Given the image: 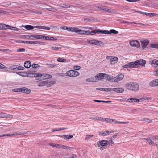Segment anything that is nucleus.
Listing matches in <instances>:
<instances>
[{"instance_id": "1", "label": "nucleus", "mask_w": 158, "mask_h": 158, "mask_svg": "<svg viewBox=\"0 0 158 158\" xmlns=\"http://www.w3.org/2000/svg\"><path fill=\"white\" fill-rule=\"evenodd\" d=\"M124 85L128 90L133 92H136L139 89V85L135 82H128L126 83Z\"/></svg>"}, {"instance_id": "2", "label": "nucleus", "mask_w": 158, "mask_h": 158, "mask_svg": "<svg viewBox=\"0 0 158 158\" xmlns=\"http://www.w3.org/2000/svg\"><path fill=\"white\" fill-rule=\"evenodd\" d=\"M39 77L37 80H45L49 79L52 78V76L50 75L47 74H39Z\"/></svg>"}, {"instance_id": "3", "label": "nucleus", "mask_w": 158, "mask_h": 158, "mask_svg": "<svg viewBox=\"0 0 158 158\" xmlns=\"http://www.w3.org/2000/svg\"><path fill=\"white\" fill-rule=\"evenodd\" d=\"M66 74L70 77H76L79 75V73L76 71L71 70L67 71Z\"/></svg>"}, {"instance_id": "4", "label": "nucleus", "mask_w": 158, "mask_h": 158, "mask_svg": "<svg viewBox=\"0 0 158 158\" xmlns=\"http://www.w3.org/2000/svg\"><path fill=\"white\" fill-rule=\"evenodd\" d=\"M88 42L92 44H93L96 45L101 46V45H103L104 44L102 41H99L96 40H89L88 39L87 40Z\"/></svg>"}, {"instance_id": "5", "label": "nucleus", "mask_w": 158, "mask_h": 158, "mask_svg": "<svg viewBox=\"0 0 158 158\" xmlns=\"http://www.w3.org/2000/svg\"><path fill=\"white\" fill-rule=\"evenodd\" d=\"M45 82L46 86L47 87H49L55 84L56 82V81L54 79L48 80H45Z\"/></svg>"}, {"instance_id": "6", "label": "nucleus", "mask_w": 158, "mask_h": 158, "mask_svg": "<svg viewBox=\"0 0 158 158\" xmlns=\"http://www.w3.org/2000/svg\"><path fill=\"white\" fill-rule=\"evenodd\" d=\"M134 63L135 68H136V66H137L139 65L142 66L146 64V61L144 60L143 59H140L134 62Z\"/></svg>"}, {"instance_id": "7", "label": "nucleus", "mask_w": 158, "mask_h": 158, "mask_svg": "<svg viewBox=\"0 0 158 158\" xmlns=\"http://www.w3.org/2000/svg\"><path fill=\"white\" fill-rule=\"evenodd\" d=\"M104 73H99L97 74L96 76L94 77V79H95V81L98 82L99 80L103 79L104 78Z\"/></svg>"}, {"instance_id": "8", "label": "nucleus", "mask_w": 158, "mask_h": 158, "mask_svg": "<svg viewBox=\"0 0 158 158\" xmlns=\"http://www.w3.org/2000/svg\"><path fill=\"white\" fill-rule=\"evenodd\" d=\"M124 75L122 73L118 74L117 76L113 78V80L112 81V82H118L122 80L124 78Z\"/></svg>"}, {"instance_id": "9", "label": "nucleus", "mask_w": 158, "mask_h": 158, "mask_svg": "<svg viewBox=\"0 0 158 158\" xmlns=\"http://www.w3.org/2000/svg\"><path fill=\"white\" fill-rule=\"evenodd\" d=\"M0 118H13V116L8 114L1 112L0 113Z\"/></svg>"}, {"instance_id": "10", "label": "nucleus", "mask_w": 158, "mask_h": 158, "mask_svg": "<svg viewBox=\"0 0 158 158\" xmlns=\"http://www.w3.org/2000/svg\"><path fill=\"white\" fill-rule=\"evenodd\" d=\"M130 44L131 46L136 47L137 48H139L140 46V43L138 41L136 40L130 41Z\"/></svg>"}, {"instance_id": "11", "label": "nucleus", "mask_w": 158, "mask_h": 158, "mask_svg": "<svg viewBox=\"0 0 158 158\" xmlns=\"http://www.w3.org/2000/svg\"><path fill=\"white\" fill-rule=\"evenodd\" d=\"M97 144L98 147L100 146H106L107 145V140H103L101 141H98L97 143Z\"/></svg>"}, {"instance_id": "12", "label": "nucleus", "mask_w": 158, "mask_h": 158, "mask_svg": "<svg viewBox=\"0 0 158 158\" xmlns=\"http://www.w3.org/2000/svg\"><path fill=\"white\" fill-rule=\"evenodd\" d=\"M122 67L126 68H135L134 62L128 63L127 64L123 66Z\"/></svg>"}, {"instance_id": "13", "label": "nucleus", "mask_w": 158, "mask_h": 158, "mask_svg": "<svg viewBox=\"0 0 158 158\" xmlns=\"http://www.w3.org/2000/svg\"><path fill=\"white\" fill-rule=\"evenodd\" d=\"M56 148H62L63 149H65L68 150H70L72 149H73V148H71L68 146L63 145L61 144H57Z\"/></svg>"}, {"instance_id": "14", "label": "nucleus", "mask_w": 158, "mask_h": 158, "mask_svg": "<svg viewBox=\"0 0 158 158\" xmlns=\"http://www.w3.org/2000/svg\"><path fill=\"white\" fill-rule=\"evenodd\" d=\"M113 131H100L99 132V135L101 136H106L109 135V134L112 133L113 132Z\"/></svg>"}, {"instance_id": "15", "label": "nucleus", "mask_w": 158, "mask_h": 158, "mask_svg": "<svg viewBox=\"0 0 158 158\" xmlns=\"http://www.w3.org/2000/svg\"><path fill=\"white\" fill-rule=\"evenodd\" d=\"M112 91L115 92L117 93H122L124 91V89L123 88L119 87L117 88H112Z\"/></svg>"}, {"instance_id": "16", "label": "nucleus", "mask_w": 158, "mask_h": 158, "mask_svg": "<svg viewBox=\"0 0 158 158\" xmlns=\"http://www.w3.org/2000/svg\"><path fill=\"white\" fill-rule=\"evenodd\" d=\"M149 42V41L148 40H145L141 42V46L143 49H144L146 48V47L148 44Z\"/></svg>"}, {"instance_id": "17", "label": "nucleus", "mask_w": 158, "mask_h": 158, "mask_svg": "<svg viewBox=\"0 0 158 158\" xmlns=\"http://www.w3.org/2000/svg\"><path fill=\"white\" fill-rule=\"evenodd\" d=\"M104 77H105V79L106 80H108L110 82H112V81L113 80V77L112 76H110L108 74L104 73Z\"/></svg>"}, {"instance_id": "18", "label": "nucleus", "mask_w": 158, "mask_h": 158, "mask_svg": "<svg viewBox=\"0 0 158 158\" xmlns=\"http://www.w3.org/2000/svg\"><path fill=\"white\" fill-rule=\"evenodd\" d=\"M151 86H158V79H156L152 81L149 84Z\"/></svg>"}, {"instance_id": "19", "label": "nucleus", "mask_w": 158, "mask_h": 158, "mask_svg": "<svg viewBox=\"0 0 158 158\" xmlns=\"http://www.w3.org/2000/svg\"><path fill=\"white\" fill-rule=\"evenodd\" d=\"M39 74L35 73H29L27 74V76L29 77H36V79L39 77Z\"/></svg>"}, {"instance_id": "20", "label": "nucleus", "mask_w": 158, "mask_h": 158, "mask_svg": "<svg viewBox=\"0 0 158 158\" xmlns=\"http://www.w3.org/2000/svg\"><path fill=\"white\" fill-rule=\"evenodd\" d=\"M31 90L26 87L21 88V92L29 94L31 92Z\"/></svg>"}, {"instance_id": "21", "label": "nucleus", "mask_w": 158, "mask_h": 158, "mask_svg": "<svg viewBox=\"0 0 158 158\" xmlns=\"http://www.w3.org/2000/svg\"><path fill=\"white\" fill-rule=\"evenodd\" d=\"M37 85L39 87L46 86L45 81H41L36 82Z\"/></svg>"}, {"instance_id": "22", "label": "nucleus", "mask_w": 158, "mask_h": 158, "mask_svg": "<svg viewBox=\"0 0 158 158\" xmlns=\"http://www.w3.org/2000/svg\"><path fill=\"white\" fill-rule=\"evenodd\" d=\"M144 139L147 140L150 145H156L157 146V144L155 143L150 138H144Z\"/></svg>"}, {"instance_id": "23", "label": "nucleus", "mask_w": 158, "mask_h": 158, "mask_svg": "<svg viewBox=\"0 0 158 158\" xmlns=\"http://www.w3.org/2000/svg\"><path fill=\"white\" fill-rule=\"evenodd\" d=\"M44 40L56 41L57 40V39L56 37L45 36Z\"/></svg>"}, {"instance_id": "24", "label": "nucleus", "mask_w": 158, "mask_h": 158, "mask_svg": "<svg viewBox=\"0 0 158 158\" xmlns=\"http://www.w3.org/2000/svg\"><path fill=\"white\" fill-rule=\"evenodd\" d=\"M140 101L139 99L135 98H130L127 99V102L130 103H133V102H139Z\"/></svg>"}, {"instance_id": "25", "label": "nucleus", "mask_w": 158, "mask_h": 158, "mask_svg": "<svg viewBox=\"0 0 158 158\" xmlns=\"http://www.w3.org/2000/svg\"><path fill=\"white\" fill-rule=\"evenodd\" d=\"M118 21H120L121 23H127V24H129L130 23H133L134 24H139V23H136L135 22H127L123 20L120 19H118Z\"/></svg>"}, {"instance_id": "26", "label": "nucleus", "mask_w": 158, "mask_h": 158, "mask_svg": "<svg viewBox=\"0 0 158 158\" xmlns=\"http://www.w3.org/2000/svg\"><path fill=\"white\" fill-rule=\"evenodd\" d=\"M73 136L72 135H64L61 136V137L64 139H70L73 137Z\"/></svg>"}, {"instance_id": "27", "label": "nucleus", "mask_w": 158, "mask_h": 158, "mask_svg": "<svg viewBox=\"0 0 158 158\" xmlns=\"http://www.w3.org/2000/svg\"><path fill=\"white\" fill-rule=\"evenodd\" d=\"M118 61V59L117 57H112V59L110 61L111 64H114Z\"/></svg>"}, {"instance_id": "28", "label": "nucleus", "mask_w": 158, "mask_h": 158, "mask_svg": "<svg viewBox=\"0 0 158 158\" xmlns=\"http://www.w3.org/2000/svg\"><path fill=\"white\" fill-rule=\"evenodd\" d=\"M9 69L12 70H15L16 71L18 70H19V66L17 65H13L10 66Z\"/></svg>"}, {"instance_id": "29", "label": "nucleus", "mask_w": 158, "mask_h": 158, "mask_svg": "<svg viewBox=\"0 0 158 158\" xmlns=\"http://www.w3.org/2000/svg\"><path fill=\"white\" fill-rule=\"evenodd\" d=\"M44 37L45 35H35V36H34V38H35V39H39L41 40H44Z\"/></svg>"}, {"instance_id": "30", "label": "nucleus", "mask_w": 158, "mask_h": 158, "mask_svg": "<svg viewBox=\"0 0 158 158\" xmlns=\"http://www.w3.org/2000/svg\"><path fill=\"white\" fill-rule=\"evenodd\" d=\"M24 65L25 67L28 68L31 66V63L30 61H26L24 63Z\"/></svg>"}, {"instance_id": "31", "label": "nucleus", "mask_w": 158, "mask_h": 158, "mask_svg": "<svg viewBox=\"0 0 158 158\" xmlns=\"http://www.w3.org/2000/svg\"><path fill=\"white\" fill-rule=\"evenodd\" d=\"M22 26L24 27L25 29L28 30H32L34 28V27L30 25H27L24 26L23 25Z\"/></svg>"}, {"instance_id": "32", "label": "nucleus", "mask_w": 158, "mask_h": 158, "mask_svg": "<svg viewBox=\"0 0 158 158\" xmlns=\"http://www.w3.org/2000/svg\"><path fill=\"white\" fill-rule=\"evenodd\" d=\"M24 36L25 37V38L27 39L31 40H35L36 39H35L34 38V36H35V35H24Z\"/></svg>"}, {"instance_id": "33", "label": "nucleus", "mask_w": 158, "mask_h": 158, "mask_svg": "<svg viewBox=\"0 0 158 158\" xmlns=\"http://www.w3.org/2000/svg\"><path fill=\"white\" fill-rule=\"evenodd\" d=\"M8 25L5 24L0 23V30H6L7 28V26Z\"/></svg>"}, {"instance_id": "34", "label": "nucleus", "mask_w": 158, "mask_h": 158, "mask_svg": "<svg viewBox=\"0 0 158 158\" xmlns=\"http://www.w3.org/2000/svg\"><path fill=\"white\" fill-rule=\"evenodd\" d=\"M7 29H11L14 31H19V29L14 27H12L11 26H10L9 25H8L7 26Z\"/></svg>"}, {"instance_id": "35", "label": "nucleus", "mask_w": 158, "mask_h": 158, "mask_svg": "<svg viewBox=\"0 0 158 158\" xmlns=\"http://www.w3.org/2000/svg\"><path fill=\"white\" fill-rule=\"evenodd\" d=\"M129 123V122H120V121L116 120H114V123H115V124H128Z\"/></svg>"}, {"instance_id": "36", "label": "nucleus", "mask_w": 158, "mask_h": 158, "mask_svg": "<svg viewBox=\"0 0 158 158\" xmlns=\"http://www.w3.org/2000/svg\"><path fill=\"white\" fill-rule=\"evenodd\" d=\"M50 27L52 28L53 31H58L59 29L58 27L55 26L50 25Z\"/></svg>"}, {"instance_id": "37", "label": "nucleus", "mask_w": 158, "mask_h": 158, "mask_svg": "<svg viewBox=\"0 0 158 158\" xmlns=\"http://www.w3.org/2000/svg\"><path fill=\"white\" fill-rule=\"evenodd\" d=\"M77 28L75 27H70V29L69 30V31L74 32L75 33L77 32Z\"/></svg>"}, {"instance_id": "38", "label": "nucleus", "mask_w": 158, "mask_h": 158, "mask_svg": "<svg viewBox=\"0 0 158 158\" xmlns=\"http://www.w3.org/2000/svg\"><path fill=\"white\" fill-rule=\"evenodd\" d=\"M107 145H109V146H112V145H114V143L113 141L110 139L109 140H107Z\"/></svg>"}, {"instance_id": "39", "label": "nucleus", "mask_w": 158, "mask_h": 158, "mask_svg": "<svg viewBox=\"0 0 158 158\" xmlns=\"http://www.w3.org/2000/svg\"><path fill=\"white\" fill-rule=\"evenodd\" d=\"M110 34H116L118 33V32L115 30L111 29L109 31Z\"/></svg>"}, {"instance_id": "40", "label": "nucleus", "mask_w": 158, "mask_h": 158, "mask_svg": "<svg viewBox=\"0 0 158 158\" xmlns=\"http://www.w3.org/2000/svg\"><path fill=\"white\" fill-rule=\"evenodd\" d=\"M95 20L94 18H92V19H89V18H86L84 19V20L87 22H89L90 21H94Z\"/></svg>"}, {"instance_id": "41", "label": "nucleus", "mask_w": 158, "mask_h": 158, "mask_svg": "<svg viewBox=\"0 0 158 158\" xmlns=\"http://www.w3.org/2000/svg\"><path fill=\"white\" fill-rule=\"evenodd\" d=\"M31 44H39L40 45L43 44V43H44V42H39V41H31Z\"/></svg>"}, {"instance_id": "42", "label": "nucleus", "mask_w": 158, "mask_h": 158, "mask_svg": "<svg viewBox=\"0 0 158 158\" xmlns=\"http://www.w3.org/2000/svg\"><path fill=\"white\" fill-rule=\"evenodd\" d=\"M84 30L79 29V28H77L76 33L80 34H84Z\"/></svg>"}, {"instance_id": "43", "label": "nucleus", "mask_w": 158, "mask_h": 158, "mask_svg": "<svg viewBox=\"0 0 158 158\" xmlns=\"http://www.w3.org/2000/svg\"><path fill=\"white\" fill-rule=\"evenodd\" d=\"M151 47L152 48H156L158 49V44H151Z\"/></svg>"}, {"instance_id": "44", "label": "nucleus", "mask_w": 158, "mask_h": 158, "mask_svg": "<svg viewBox=\"0 0 158 158\" xmlns=\"http://www.w3.org/2000/svg\"><path fill=\"white\" fill-rule=\"evenodd\" d=\"M86 81L87 82H96L94 79V77L93 78H90L87 79H86Z\"/></svg>"}, {"instance_id": "45", "label": "nucleus", "mask_w": 158, "mask_h": 158, "mask_svg": "<svg viewBox=\"0 0 158 158\" xmlns=\"http://www.w3.org/2000/svg\"><path fill=\"white\" fill-rule=\"evenodd\" d=\"M57 61L59 62H66V60L61 58H59L57 59Z\"/></svg>"}, {"instance_id": "46", "label": "nucleus", "mask_w": 158, "mask_h": 158, "mask_svg": "<svg viewBox=\"0 0 158 158\" xmlns=\"http://www.w3.org/2000/svg\"><path fill=\"white\" fill-rule=\"evenodd\" d=\"M18 43H27V44H31V41H17Z\"/></svg>"}, {"instance_id": "47", "label": "nucleus", "mask_w": 158, "mask_h": 158, "mask_svg": "<svg viewBox=\"0 0 158 158\" xmlns=\"http://www.w3.org/2000/svg\"><path fill=\"white\" fill-rule=\"evenodd\" d=\"M107 123H114V120L112 119H106V121Z\"/></svg>"}, {"instance_id": "48", "label": "nucleus", "mask_w": 158, "mask_h": 158, "mask_svg": "<svg viewBox=\"0 0 158 158\" xmlns=\"http://www.w3.org/2000/svg\"><path fill=\"white\" fill-rule=\"evenodd\" d=\"M142 120L149 123H151L152 122V120L148 118H143L142 119Z\"/></svg>"}, {"instance_id": "49", "label": "nucleus", "mask_w": 158, "mask_h": 158, "mask_svg": "<svg viewBox=\"0 0 158 158\" xmlns=\"http://www.w3.org/2000/svg\"><path fill=\"white\" fill-rule=\"evenodd\" d=\"M95 119L97 120L103 121H105L106 120V118H104L101 117H96V118Z\"/></svg>"}, {"instance_id": "50", "label": "nucleus", "mask_w": 158, "mask_h": 158, "mask_svg": "<svg viewBox=\"0 0 158 158\" xmlns=\"http://www.w3.org/2000/svg\"><path fill=\"white\" fill-rule=\"evenodd\" d=\"M62 6H60V7L62 8H68L70 7V5H66L65 4H62Z\"/></svg>"}, {"instance_id": "51", "label": "nucleus", "mask_w": 158, "mask_h": 158, "mask_svg": "<svg viewBox=\"0 0 158 158\" xmlns=\"http://www.w3.org/2000/svg\"><path fill=\"white\" fill-rule=\"evenodd\" d=\"M19 134V133L16 132L15 133L11 134H7V136H13V135H20V134Z\"/></svg>"}, {"instance_id": "52", "label": "nucleus", "mask_w": 158, "mask_h": 158, "mask_svg": "<svg viewBox=\"0 0 158 158\" xmlns=\"http://www.w3.org/2000/svg\"><path fill=\"white\" fill-rule=\"evenodd\" d=\"M21 88H15L13 89V91L16 92H21Z\"/></svg>"}, {"instance_id": "53", "label": "nucleus", "mask_w": 158, "mask_h": 158, "mask_svg": "<svg viewBox=\"0 0 158 158\" xmlns=\"http://www.w3.org/2000/svg\"><path fill=\"white\" fill-rule=\"evenodd\" d=\"M151 64H156L158 65V60H154L152 61Z\"/></svg>"}, {"instance_id": "54", "label": "nucleus", "mask_w": 158, "mask_h": 158, "mask_svg": "<svg viewBox=\"0 0 158 158\" xmlns=\"http://www.w3.org/2000/svg\"><path fill=\"white\" fill-rule=\"evenodd\" d=\"M112 88H103V91H111L112 90Z\"/></svg>"}, {"instance_id": "55", "label": "nucleus", "mask_w": 158, "mask_h": 158, "mask_svg": "<svg viewBox=\"0 0 158 158\" xmlns=\"http://www.w3.org/2000/svg\"><path fill=\"white\" fill-rule=\"evenodd\" d=\"M93 136V135H87L86 137L85 138V140H89L90 139L91 137Z\"/></svg>"}, {"instance_id": "56", "label": "nucleus", "mask_w": 158, "mask_h": 158, "mask_svg": "<svg viewBox=\"0 0 158 158\" xmlns=\"http://www.w3.org/2000/svg\"><path fill=\"white\" fill-rule=\"evenodd\" d=\"M48 66L50 68H54L57 66L55 64H48Z\"/></svg>"}, {"instance_id": "57", "label": "nucleus", "mask_w": 158, "mask_h": 158, "mask_svg": "<svg viewBox=\"0 0 158 158\" xmlns=\"http://www.w3.org/2000/svg\"><path fill=\"white\" fill-rule=\"evenodd\" d=\"M2 51L5 52H12V50L8 49H3Z\"/></svg>"}, {"instance_id": "58", "label": "nucleus", "mask_w": 158, "mask_h": 158, "mask_svg": "<svg viewBox=\"0 0 158 158\" xmlns=\"http://www.w3.org/2000/svg\"><path fill=\"white\" fill-rule=\"evenodd\" d=\"M25 49L24 48H20L18 49L17 50V52H23L25 51Z\"/></svg>"}, {"instance_id": "59", "label": "nucleus", "mask_w": 158, "mask_h": 158, "mask_svg": "<svg viewBox=\"0 0 158 158\" xmlns=\"http://www.w3.org/2000/svg\"><path fill=\"white\" fill-rule=\"evenodd\" d=\"M104 34H110L109 31L107 30H102V33Z\"/></svg>"}, {"instance_id": "60", "label": "nucleus", "mask_w": 158, "mask_h": 158, "mask_svg": "<svg viewBox=\"0 0 158 158\" xmlns=\"http://www.w3.org/2000/svg\"><path fill=\"white\" fill-rule=\"evenodd\" d=\"M32 67L34 68H35L39 67V66L37 64L33 63L32 65Z\"/></svg>"}, {"instance_id": "61", "label": "nucleus", "mask_w": 158, "mask_h": 158, "mask_svg": "<svg viewBox=\"0 0 158 158\" xmlns=\"http://www.w3.org/2000/svg\"><path fill=\"white\" fill-rule=\"evenodd\" d=\"M98 7L99 9V10H102V11H106V10L107 9L106 8H105L103 7Z\"/></svg>"}, {"instance_id": "62", "label": "nucleus", "mask_w": 158, "mask_h": 158, "mask_svg": "<svg viewBox=\"0 0 158 158\" xmlns=\"http://www.w3.org/2000/svg\"><path fill=\"white\" fill-rule=\"evenodd\" d=\"M81 68L80 66H74V69L75 70H79Z\"/></svg>"}, {"instance_id": "63", "label": "nucleus", "mask_w": 158, "mask_h": 158, "mask_svg": "<svg viewBox=\"0 0 158 158\" xmlns=\"http://www.w3.org/2000/svg\"><path fill=\"white\" fill-rule=\"evenodd\" d=\"M31 12H32L34 13H37V14H41L42 13L40 11L37 10H32Z\"/></svg>"}, {"instance_id": "64", "label": "nucleus", "mask_w": 158, "mask_h": 158, "mask_svg": "<svg viewBox=\"0 0 158 158\" xmlns=\"http://www.w3.org/2000/svg\"><path fill=\"white\" fill-rule=\"evenodd\" d=\"M57 144H55L54 143H50V145L53 147H54V148H56L57 146Z\"/></svg>"}]
</instances>
